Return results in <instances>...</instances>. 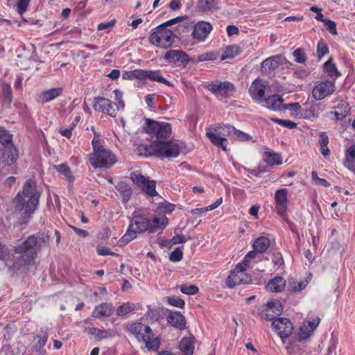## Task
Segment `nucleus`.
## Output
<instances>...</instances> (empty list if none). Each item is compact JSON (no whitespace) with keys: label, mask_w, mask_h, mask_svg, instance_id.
<instances>
[{"label":"nucleus","mask_w":355,"mask_h":355,"mask_svg":"<svg viewBox=\"0 0 355 355\" xmlns=\"http://www.w3.org/2000/svg\"><path fill=\"white\" fill-rule=\"evenodd\" d=\"M144 129L153 139V149L157 156L169 158L179 155L180 146L171 139L172 129L170 123L147 119Z\"/></svg>","instance_id":"f257e3e1"},{"label":"nucleus","mask_w":355,"mask_h":355,"mask_svg":"<svg viewBox=\"0 0 355 355\" xmlns=\"http://www.w3.org/2000/svg\"><path fill=\"white\" fill-rule=\"evenodd\" d=\"M49 236L46 234H38L28 236L21 244L15 247V255L12 259V265H9L13 270H18L23 267L33 265L37 256V251L42 248L48 246Z\"/></svg>","instance_id":"f03ea898"},{"label":"nucleus","mask_w":355,"mask_h":355,"mask_svg":"<svg viewBox=\"0 0 355 355\" xmlns=\"http://www.w3.org/2000/svg\"><path fill=\"white\" fill-rule=\"evenodd\" d=\"M168 223V218L164 215L156 216L152 219L142 215L134 216L129 224L126 233L123 236L121 241L128 243L137 237V234L148 232L155 233L163 230Z\"/></svg>","instance_id":"7ed1b4c3"},{"label":"nucleus","mask_w":355,"mask_h":355,"mask_svg":"<svg viewBox=\"0 0 355 355\" xmlns=\"http://www.w3.org/2000/svg\"><path fill=\"white\" fill-rule=\"evenodd\" d=\"M39 198L35 181L28 180L24 185L22 196L18 194L13 199L12 205L16 211H21L25 209V213L32 214L37 207Z\"/></svg>","instance_id":"20e7f679"},{"label":"nucleus","mask_w":355,"mask_h":355,"mask_svg":"<svg viewBox=\"0 0 355 355\" xmlns=\"http://www.w3.org/2000/svg\"><path fill=\"white\" fill-rule=\"evenodd\" d=\"M125 329L139 342L144 343L148 351L158 349L160 340L157 337H154L152 329L148 325L137 322L127 324Z\"/></svg>","instance_id":"39448f33"},{"label":"nucleus","mask_w":355,"mask_h":355,"mask_svg":"<svg viewBox=\"0 0 355 355\" xmlns=\"http://www.w3.org/2000/svg\"><path fill=\"white\" fill-rule=\"evenodd\" d=\"M92 145L93 152L90 155L89 162L94 168L109 167L116 162L115 155L101 145L98 135L94 134Z\"/></svg>","instance_id":"423d86ee"},{"label":"nucleus","mask_w":355,"mask_h":355,"mask_svg":"<svg viewBox=\"0 0 355 355\" xmlns=\"http://www.w3.org/2000/svg\"><path fill=\"white\" fill-rule=\"evenodd\" d=\"M233 126L230 125H218L214 128H208L206 135L211 142L218 147H220L223 150H227L228 141L226 137H232Z\"/></svg>","instance_id":"0eeeda50"},{"label":"nucleus","mask_w":355,"mask_h":355,"mask_svg":"<svg viewBox=\"0 0 355 355\" xmlns=\"http://www.w3.org/2000/svg\"><path fill=\"white\" fill-rule=\"evenodd\" d=\"M150 44L159 48L167 49L174 42L173 32L165 27L164 25H159L153 29L149 37Z\"/></svg>","instance_id":"6e6552de"},{"label":"nucleus","mask_w":355,"mask_h":355,"mask_svg":"<svg viewBox=\"0 0 355 355\" xmlns=\"http://www.w3.org/2000/svg\"><path fill=\"white\" fill-rule=\"evenodd\" d=\"M247 268L243 264L238 263L232 270L226 279V285L230 288H233L241 284H250L252 282L251 277L245 272Z\"/></svg>","instance_id":"1a4fd4ad"},{"label":"nucleus","mask_w":355,"mask_h":355,"mask_svg":"<svg viewBox=\"0 0 355 355\" xmlns=\"http://www.w3.org/2000/svg\"><path fill=\"white\" fill-rule=\"evenodd\" d=\"M130 179L135 184L140 187L148 196L154 197L158 195V193L155 190V181L150 180L148 178L137 172L132 173Z\"/></svg>","instance_id":"9d476101"},{"label":"nucleus","mask_w":355,"mask_h":355,"mask_svg":"<svg viewBox=\"0 0 355 355\" xmlns=\"http://www.w3.org/2000/svg\"><path fill=\"white\" fill-rule=\"evenodd\" d=\"M130 179L135 184L140 187L148 196L154 197L158 195V193L155 190V181L150 180L148 178L137 172L132 173Z\"/></svg>","instance_id":"9b49d317"},{"label":"nucleus","mask_w":355,"mask_h":355,"mask_svg":"<svg viewBox=\"0 0 355 355\" xmlns=\"http://www.w3.org/2000/svg\"><path fill=\"white\" fill-rule=\"evenodd\" d=\"M130 179L135 184L140 187L148 196L154 197L158 195V193L155 190V181L150 180L148 178L137 172L132 173Z\"/></svg>","instance_id":"f8f14e48"},{"label":"nucleus","mask_w":355,"mask_h":355,"mask_svg":"<svg viewBox=\"0 0 355 355\" xmlns=\"http://www.w3.org/2000/svg\"><path fill=\"white\" fill-rule=\"evenodd\" d=\"M207 87L212 94L220 97L230 96L235 90L234 86L229 82H212Z\"/></svg>","instance_id":"ddd939ff"},{"label":"nucleus","mask_w":355,"mask_h":355,"mask_svg":"<svg viewBox=\"0 0 355 355\" xmlns=\"http://www.w3.org/2000/svg\"><path fill=\"white\" fill-rule=\"evenodd\" d=\"M336 91L335 84L331 81H322L315 85L312 90V96L317 101L324 99Z\"/></svg>","instance_id":"4468645a"},{"label":"nucleus","mask_w":355,"mask_h":355,"mask_svg":"<svg viewBox=\"0 0 355 355\" xmlns=\"http://www.w3.org/2000/svg\"><path fill=\"white\" fill-rule=\"evenodd\" d=\"M275 209L277 214L286 218L288 212V190L280 189L275 193Z\"/></svg>","instance_id":"2eb2a0df"},{"label":"nucleus","mask_w":355,"mask_h":355,"mask_svg":"<svg viewBox=\"0 0 355 355\" xmlns=\"http://www.w3.org/2000/svg\"><path fill=\"white\" fill-rule=\"evenodd\" d=\"M116 105L110 100L103 97H96L94 101L93 107L96 111L106 114L112 117L116 115Z\"/></svg>","instance_id":"dca6fc26"},{"label":"nucleus","mask_w":355,"mask_h":355,"mask_svg":"<svg viewBox=\"0 0 355 355\" xmlns=\"http://www.w3.org/2000/svg\"><path fill=\"white\" fill-rule=\"evenodd\" d=\"M272 327L282 339L290 336L293 331L292 322L285 318H279L274 320L272 322Z\"/></svg>","instance_id":"f3484780"},{"label":"nucleus","mask_w":355,"mask_h":355,"mask_svg":"<svg viewBox=\"0 0 355 355\" xmlns=\"http://www.w3.org/2000/svg\"><path fill=\"white\" fill-rule=\"evenodd\" d=\"M164 58L168 62L178 67H185L189 62V55L182 50H169Z\"/></svg>","instance_id":"a211bd4d"},{"label":"nucleus","mask_w":355,"mask_h":355,"mask_svg":"<svg viewBox=\"0 0 355 355\" xmlns=\"http://www.w3.org/2000/svg\"><path fill=\"white\" fill-rule=\"evenodd\" d=\"M267 85L261 79H255L249 88L250 96L257 102L263 101Z\"/></svg>","instance_id":"6ab92c4d"},{"label":"nucleus","mask_w":355,"mask_h":355,"mask_svg":"<svg viewBox=\"0 0 355 355\" xmlns=\"http://www.w3.org/2000/svg\"><path fill=\"white\" fill-rule=\"evenodd\" d=\"M282 306L278 300H271L267 302L264 311L261 313V318L266 320L275 319V315H279L282 311Z\"/></svg>","instance_id":"aec40b11"},{"label":"nucleus","mask_w":355,"mask_h":355,"mask_svg":"<svg viewBox=\"0 0 355 355\" xmlns=\"http://www.w3.org/2000/svg\"><path fill=\"white\" fill-rule=\"evenodd\" d=\"M212 30L211 25L207 21H202L195 24L192 32L193 37L199 41L202 42Z\"/></svg>","instance_id":"412c9836"},{"label":"nucleus","mask_w":355,"mask_h":355,"mask_svg":"<svg viewBox=\"0 0 355 355\" xmlns=\"http://www.w3.org/2000/svg\"><path fill=\"white\" fill-rule=\"evenodd\" d=\"M17 158L16 148L12 144L3 146L1 150L0 163L11 165Z\"/></svg>","instance_id":"4be33fe9"},{"label":"nucleus","mask_w":355,"mask_h":355,"mask_svg":"<svg viewBox=\"0 0 355 355\" xmlns=\"http://www.w3.org/2000/svg\"><path fill=\"white\" fill-rule=\"evenodd\" d=\"M114 309L111 304L105 302L96 306L92 311V315L98 319L109 317L113 313Z\"/></svg>","instance_id":"5701e85b"},{"label":"nucleus","mask_w":355,"mask_h":355,"mask_svg":"<svg viewBox=\"0 0 355 355\" xmlns=\"http://www.w3.org/2000/svg\"><path fill=\"white\" fill-rule=\"evenodd\" d=\"M168 322L173 327L183 329L186 326L184 316L178 311H171L167 316Z\"/></svg>","instance_id":"b1692460"},{"label":"nucleus","mask_w":355,"mask_h":355,"mask_svg":"<svg viewBox=\"0 0 355 355\" xmlns=\"http://www.w3.org/2000/svg\"><path fill=\"white\" fill-rule=\"evenodd\" d=\"M264 106L268 109L277 111L284 109L285 104L283 103L282 98L279 95H273L267 98H263Z\"/></svg>","instance_id":"393cba45"},{"label":"nucleus","mask_w":355,"mask_h":355,"mask_svg":"<svg viewBox=\"0 0 355 355\" xmlns=\"http://www.w3.org/2000/svg\"><path fill=\"white\" fill-rule=\"evenodd\" d=\"M62 88L56 87L45 90L41 92L38 96V101L41 103H46L54 100L62 93Z\"/></svg>","instance_id":"a878e982"},{"label":"nucleus","mask_w":355,"mask_h":355,"mask_svg":"<svg viewBox=\"0 0 355 355\" xmlns=\"http://www.w3.org/2000/svg\"><path fill=\"white\" fill-rule=\"evenodd\" d=\"M286 286V280L282 277H275L270 280L266 286V288L271 292H282Z\"/></svg>","instance_id":"bb28decb"},{"label":"nucleus","mask_w":355,"mask_h":355,"mask_svg":"<svg viewBox=\"0 0 355 355\" xmlns=\"http://www.w3.org/2000/svg\"><path fill=\"white\" fill-rule=\"evenodd\" d=\"M195 338L193 337L184 338L179 344L180 351L185 355H192L194 350Z\"/></svg>","instance_id":"cd10ccee"},{"label":"nucleus","mask_w":355,"mask_h":355,"mask_svg":"<svg viewBox=\"0 0 355 355\" xmlns=\"http://www.w3.org/2000/svg\"><path fill=\"white\" fill-rule=\"evenodd\" d=\"M116 189L119 193L122 201L125 203L129 201L132 196V189L125 182H119L116 186Z\"/></svg>","instance_id":"c85d7f7f"},{"label":"nucleus","mask_w":355,"mask_h":355,"mask_svg":"<svg viewBox=\"0 0 355 355\" xmlns=\"http://www.w3.org/2000/svg\"><path fill=\"white\" fill-rule=\"evenodd\" d=\"M350 111L349 104L345 101H341L335 107V110L332 112V114L335 116L336 120H340L345 118Z\"/></svg>","instance_id":"c756f323"},{"label":"nucleus","mask_w":355,"mask_h":355,"mask_svg":"<svg viewBox=\"0 0 355 355\" xmlns=\"http://www.w3.org/2000/svg\"><path fill=\"white\" fill-rule=\"evenodd\" d=\"M323 110L324 106L322 103H313L309 109L304 110V119L318 118Z\"/></svg>","instance_id":"7c9ffc66"},{"label":"nucleus","mask_w":355,"mask_h":355,"mask_svg":"<svg viewBox=\"0 0 355 355\" xmlns=\"http://www.w3.org/2000/svg\"><path fill=\"white\" fill-rule=\"evenodd\" d=\"M284 110H289L291 116L295 118L304 119V109H303L299 103L285 104Z\"/></svg>","instance_id":"2f4dec72"},{"label":"nucleus","mask_w":355,"mask_h":355,"mask_svg":"<svg viewBox=\"0 0 355 355\" xmlns=\"http://www.w3.org/2000/svg\"><path fill=\"white\" fill-rule=\"evenodd\" d=\"M263 159L270 166L275 164L279 165L282 163V158L279 154L270 151H265L263 153Z\"/></svg>","instance_id":"473e14b6"},{"label":"nucleus","mask_w":355,"mask_h":355,"mask_svg":"<svg viewBox=\"0 0 355 355\" xmlns=\"http://www.w3.org/2000/svg\"><path fill=\"white\" fill-rule=\"evenodd\" d=\"M270 244V241L268 238L261 236L254 242L253 247L256 252L263 253L268 248Z\"/></svg>","instance_id":"72a5a7b5"},{"label":"nucleus","mask_w":355,"mask_h":355,"mask_svg":"<svg viewBox=\"0 0 355 355\" xmlns=\"http://www.w3.org/2000/svg\"><path fill=\"white\" fill-rule=\"evenodd\" d=\"M345 165L350 170L355 168V144L350 146L346 151Z\"/></svg>","instance_id":"f704fd0d"},{"label":"nucleus","mask_w":355,"mask_h":355,"mask_svg":"<svg viewBox=\"0 0 355 355\" xmlns=\"http://www.w3.org/2000/svg\"><path fill=\"white\" fill-rule=\"evenodd\" d=\"M309 282L308 280H303L298 282L295 279H290L288 284V290L293 292H299L304 289Z\"/></svg>","instance_id":"c9c22d12"},{"label":"nucleus","mask_w":355,"mask_h":355,"mask_svg":"<svg viewBox=\"0 0 355 355\" xmlns=\"http://www.w3.org/2000/svg\"><path fill=\"white\" fill-rule=\"evenodd\" d=\"M54 168L58 171V172L62 175L64 178L68 180L69 182H73L74 180V177L71 173L69 166L66 164H61L58 165L54 166Z\"/></svg>","instance_id":"e433bc0d"},{"label":"nucleus","mask_w":355,"mask_h":355,"mask_svg":"<svg viewBox=\"0 0 355 355\" xmlns=\"http://www.w3.org/2000/svg\"><path fill=\"white\" fill-rule=\"evenodd\" d=\"M146 79H149L150 80L162 83L166 85L169 84V82L161 75L159 71H146Z\"/></svg>","instance_id":"4c0bfd02"},{"label":"nucleus","mask_w":355,"mask_h":355,"mask_svg":"<svg viewBox=\"0 0 355 355\" xmlns=\"http://www.w3.org/2000/svg\"><path fill=\"white\" fill-rule=\"evenodd\" d=\"M98 337H95V340L97 341H101L103 339H106L108 338H112L117 335L116 331L113 329H98Z\"/></svg>","instance_id":"58836bf2"},{"label":"nucleus","mask_w":355,"mask_h":355,"mask_svg":"<svg viewBox=\"0 0 355 355\" xmlns=\"http://www.w3.org/2000/svg\"><path fill=\"white\" fill-rule=\"evenodd\" d=\"M135 309V304L127 302L119 306L116 309V314L119 316H125Z\"/></svg>","instance_id":"ea45409f"},{"label":"nucleus","mask_w":355,"mask_h":355,"mask_svg":"<svg viewBox=\"0 0 355 355\" xmlns=\"http://www.w3.org/2000/svg\"><path fill=\"white\" fill-rule=\"evenodd\" d=\"M331 58L329 59L324 64V68L329 76H339L340 73L338 71L336 65L331 62Z\"/></svg>","instance_id":"a19ab883"},{"label":"nucleus","mask_w":355,"mask_h":355,"mask_svg":"<svg viewBox=\"0 0 355 355\" xmlns=\"http://www.w3.org/2000/svg\"><path fill=\"white\" fill-rule=\"evenodd\" d=\"M214 6V0H198V8L202 12L211 10Z\"/></svg>","instance_id":"79ce46f5"},{"label":"nucleus","mask_w":355,"mask_h":355,"mask_svg":"<svg viewBox=\"0 0 355 355\" xmlns=\"http://www.w3.org/2000/svg\"><path fill=\"white\" fill-rule=\"evenodd\" d=\"M240 53V48L238 46H227L222 55V59L234 58Z\"/></svg>","instance_id":"37998d69"},{"label":"nucleus","mask_w":355,"mask_h":355,"mask_svg":"<svg viewBox=\"0 0 355 355\" xmlns=\"http://www.w3.org/2000/svg\"><path fill=\"white\" fill-rule=\"evenodd\" d=\"M48 336H49L46 331H41L39 334H37L35 337V340H37L35 347L38 349L43 347L47 341Z\"/></svg>","instance_id":"c03bdc74"},{"label":"nucleus","mask_w":355,"mask_h":355,"mask_svg":"<svg viewBox=\"0 0 355 355\" xmlns=\"http://www.w3.org/2000/svg\"><path fill=\"white\" fill-rule=\"evenodd\" d=\"M12 135L6 130L0 128V143L3 146L12 144Z\"/></svg>","instance_id":"a18cd8bd"},{"label":"nucleus","mask_w":355,"mask_h":355,"mask_svg":"<svg viewBox=\"0 0 355 355\" xmlns=\"http://www.w3.org/2000/svg\"><path fill=\"white\" fill-rule=\"evenodd\" d=\"M231 138L239 141H248L251 139V137L247 133L236 130L233 127Z\"/></svg>","instance_id":"49530a36"},{"label":"nucleus","mask_w":355,"mask_h":355,"mask_svg":"<svg viewBox=\"0 0 355 355\" xmlns=\"http://www.w3.org/2000/svg\"><path fill=\"white\" fill-rule=\"evenodd\" d=\"M313 331V327H309L306 322H304L300 328V337L304 339L306 338L311 336Z\"/></svg>","instance_id":"de8ad7c7"},{"label":"nucleus","mask_w":355,"mask_h":355,"mask_svg":"<svg viewBox=\"0 0 355 355\" xmlns=\"http://www.w3.org/2000/svg\"><path fill=\"white\" fill-rule=\"evenodd\" d=\"M180 290L182 293L187 295H194L198 292V288L195 285H181L180 286Z\"/></svg>","instance_id":"09e8293b"},{"label":"nucleus","mask_w":355,"mask_h":355,"mask_svg":"<svg viewBox=\"0 0 355 355\" xmlns=\"http://www.w3.org/2000/svg\"><path fill=\"white\" fill-rule=\"evenodd\" d=\"M277 59L276 57L267 58L262 62V67L268 69H274L277 67Z\"/></svg>","instance_id":"8fccbe9b"},{"label":"nucleus","mask_w":355,"mask_h":355,"mask_svg":"<svg viewBox=\"0 0 355 355\" xmlns=\"http://www.w3.org/2000/svg\"><path fill=\"white\" fill-rule=\"evenodd\" d=\"M295 60L298 63H304L306 60V56L304 51L301 49H297L293 52Z\"/></svg>","instance_id":"3c124183"},{"label":"nucleus","mask_w":355,"mask_h":355,"mask_svg":"<svg viewBox=\"0 0 355 355\" xmlns=\"http://www.w3.org/2000/svg\"><path fill=\"white\" fill-rule=\"evenodd\" d=\"M167 302L170 305L179 308H182L184 305V301L179 297H168Z\"/></svg>","instance_id":"603ef678"},{"label":"nucleus","mask_w":355,"mask_h":355,"mask_svg":"<svg viewBox=\"0 0 355 355\" xmlns=\"http://www.w3.org/2000/svg\"><path fill=\"white\" fill-rule=\"evenodd\" d=\"M329 53V48L328 46L323 42L322 41H320L318 43L317 46V53L319 58H321L326 54Z\"/></svg>","instance_id":"864d4df0"},{"label":"nucleus","mask_w":355,"mask_h":355,"mask_svg":"<svg viewBox=\"0 0 355 355\" xmlns=\"http://www.w3.org/2000/svg\"><path fill=\"white\" fill-rule=\"evenodd\" d=\"M271 120L277 123L279 125L287 127L290 129H293V128H295L297 127V123H295L290 120L279 119H276V118H271Z\"/></svg>","instance_id":"5fc2aeb1"},{"label":"nucleus","mask_w":355,"mask_h":355,"mask_svg":"<svg viewBox=\"0 0 355 355\" xmlns=\"http://www.w3.org/2000/svg\"><path fill=\"white\" fill-rule=\"evenodd\" d=\"M183 252L180 248L175 249L170 254L169 259L173 262L180 261L182 259Z\"/></svg>","instance_id":"6e6d98bb"},{"label":"nucleus","mask_w":355,"mask_h":355,"mask_svg":"<svg viewBox=\"0 0 355 355\" xmlns=\"http://www.w3.org/2000/svg\"><path fill=\"white\" fill-rule=\"evenodd\" d=\"M30 0H19L17 3V11L22 15L27 10Z\"/></svg>","instance_id":"4d7b16f0"},{"label":"nucleus","mask_w":355,"mask_h":355,"mask_svg":"<svg viewBox=\"0 0 355 355\" xmlns=\"http://www.w3.org/2000/svg\"><path fill=\"white\" fill-rule=\"evenodd\" d=\"M324 23L327 29L329 30V32H331L333 35L337 34L336 24L334 21L329 19H325V20H324Z\"/></svg>","instance_id":"13d9d810"},{"label":"nucleus","mask_w":355,"mask_h":355,"mask_svg":"<svg viewBox=\"0 0 355 355\" xmlns=\"http://www.w3.org/2000/svg\"><path fill=\"white\" fill-rule=\"evenodd\" d=\"M3 92L6 100L8 103L12 101V91L11 87L8 84H3Z\"/></svg>","instance_id":"bf43d9fd"},{"label":"nucleus","mask_w":355,"mask_h":355,"mask_svg":"<svg viewBox=\"0 0 355 355\" xmlns=\"http://www.w3.org/2000/svg\"><path fill=\"white\" fill-rule=\"evenodd\" d=\"M114 25V21L112 20L107 22L101 23L98 25V31H103L105 30L106 32L110 31Z\"/></svg>","instance_id":"052dcab7"},{"label":"nucleus","mask_w":355,"mask_h":355,"mask_svg":"<svg viewBox=\"0 0 355 355\" xmlns=\"http://www.w3.org/2000/svg\"><path fill=\"white\" fill-rule=\"evenodd\" d=\"M97 252L101 256H105V255H112L118 257L119 254L114 252H112L108 248L106 247H102V248H97Z\"/></svg>","instance_id":"680f3d73"},{"label":"nucleus","mask_w":355,"mask_h":355,"mask_svg":"<svg viewBox=\"0 0 355 355\" xmlns=\"http://www.w3.org/2000/svg\"><path fill=\"white\" fill-rule=\"evenodd\" d=\"M74 126H75V124L73 123L68 128L60 129L59 132L60 133V135L62 136L65 137L67 139H69L71 137L72 130H73Z\"/></svg>","instance_id":"e2e57ef3"},{"label":"nucleus","mask_w":355,"mask_h":355,"mask_svg":"<svg viewBox=\"0 0 355 355\" xmlns=\"http://www.w3.org/2000/svg\"><path fill=\"white\" fill-rule=\"evenodd\" d=\"M257 252L254 251H250L249 252L247 255L245 257L243 261L241 263H239L240 264H243L245 268L248 267L250 259H254L257 255Z\"/></svg>","instance_id":"0e129e2a"},{"label":"nucleus","mask_w":355,"mask_h":355,"mask_svg":"<svg viewBox=\"0 0 355 355\" xmlns=\"http://www.w3.org/2000/svg\"><path fill=\"white\" fill-rule=\"evenodd\" d=\"M132 76L134 78L146 79V70L135 69L132 70Z\"/></svg>","instance_id":"69168bd1"},{"label":"nucleus","mask_w":355,"mask_h":355,"mask_svg":"<svg viewBox=\"0 0 355 355\" xmlns=\"http://www.w3.org/2000/svg\"><path fill=\"white\" fill-rule=\"evenodd\" d=\"M146 317L147 319L157 320L159 317V311L156 309H149L146 313Z\"/></svg>","instance_id":"338daca9"},{"label":"nucleus","mask_w":355,"mask_h":355,"mask_svg":"<svg viewBox=\"0 0 355 355\" xmlns=\"http://www.w3.org/2000/svg\"><path fill=\"white\" fill-rule=\"evenodd\" d=\"M189 239L182 234H178L173 237L172 242L173 244H179L185 243Z\"/></svg>","instance_id":"774afa93"}]
</instances>
